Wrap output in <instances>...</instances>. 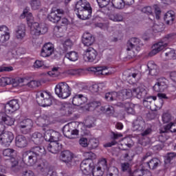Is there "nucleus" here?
I'll list each match as a JSON object with an SVG mask.
<instances>
[{
	"label": "nucleus",
	"instance_id": "f257e3e1",
	"mask_svg": "<svg viewBox=\"0 0 176 176\" xmlns=\"http://www.w3.org/2000/svg\"><path fill=\"white\" fill-rule=\"evenodd\" d=\"M85 160L80 164V170L82 174H88L93 170L94 166V159H96V154L89 151L84 153Z\"/></svg>",
	"mask_w": 176,
	"mask_h": 176
},
{
	"label": "nucleus",
	"instance_id": "f03ea898",
	"mask_svg": "<svg viewBox=\"0 0 176 176\" xmlns=\"http://www.w3.org/2000/svg\"><path fill=\"white\" fill-rule=\"evenodd\" d=\"M152 157V153L148 152L142 158V164L146 167H148L150 170H156L159 165L160 164V160L156 157Z\"/></svg>",
	"mask_w": 176,
	"mask_h": 176
},
{
	"label": "nucleus",
	"instance_id": "7ed1b4c3",
	"mask_svg": "<svg viewBox=\"0 0 176 176\" xmlns=\"http://www.w3.org/2000/svg\"><path fill=\"white\" fill-rule=\"evenodd\" d=\"M71 87L65 82H59L55 87V93L60 98H68L71 96Z\"/></svg>",
	"mask_w": 176,
	"mask_h": 176
},
{
	"label": "nucleus",
	"instance_id": "20e7f679",
	"mask_svg": "<svg viewBox=\"0 0 176 176\" xmlns=\"http://www.w3.org/2000/svg\"><path fill=\"white\" fill-rule=\"evenodd\" d=\"M36 102L40 107H50L53 104V100L50 97V94L46 91L38 92L36 94Z\"/></svg>",
	"mask_w": 176,
	"mask_h": 176
},
{
	"label": "nucleus",
	"instance_id": "39448f33",
	"mask_svg": "<svg viewBox=\"0 0 176 176\" xmlns=\"http://www.w3.org/2000/svg\"><path fill=\"white\" fill-rule=\"evenodd\" d=\"M100 166H98L97 168H96V166L94 164L92 170L88 173H83L84 175H89V174H92L93 176L104 175V171H102V169L108 170V165L107 164V159L102 160L100 162Z\"/></svg>",
	"mask_w": 176,
	"mask_h": 176
},
{
	"label": "nucleus",
	"instance_id": "423d86ee",
	"mask_svg": "<svg viewBox=\"0 0 176 176\" xmlns=\"http://www.w3.org/2000/svg\"><path fill=\"white\" fill-rule=\"evenodd\" d=\"M22 160L27 163L28 166H34V164H36V162H38V157L30 150L23 153Z\"/></svg>",
	"mask_w": 176,
	"mask_h": 176
},
{
	"label": "nucleus",
	"instance_id": "0eeeda50",
	"mask_svg": "<svg viewBox=\"0 0 176 176\" xmlns=\"http://www.w3.org/2000/svg\"><path fill=\"white\" fill-rule=\"evenodd\" d=\"M60 160L65 163L67 167L71 168L72 166V160L74 159V154L68 150L63 151L60 153Z\"/></svg>",
	"mask_w": 176,
	"mask_h": 176
},
{
	"label": "nucleus",
	"instance_id": "6e6552de",
	"mask_svg": "<svg viewBox=\"0 0 176 176\" xmlns=\"http://www.w3.org/2000/svg\"><path fill=\"white\" fill-rule=\"evenodd\" d=\"M13 140H14V135L12 132H5L0 137V141L4 146H10Z\"/></svg>",
	"mask_w": 176,
	"mask_h": 176
},
{
	"label": "nucleus",
	"instance_id": "1a4fd4ad",
	"mask_svg": "<svg viewBox=\"0 0 176 176\" xmlns=\"http://www.w3.org/2000/svg\"><path fill=\"white\" fill-rule=\"evenodd\" d=\"M4 109L7 113H13L15 111L20 109V104H19V100L14 99L7 103L4 107Z\"/></svg>",
	"mask_w": 176,
	"mask_h": 176
},
{
	"label": "nucleus",
	"instance_id": "9d476101",
	"mask_svg": "<svg viewBox=\"0 0 176 176\" xmlns=\"http://www.w3.org/2000/svg\"><path fill=\"white\" fill-rule=\"evenodd\" d=\"M97 51L93 47H89L85 51V54L83 56L85 61H88L89 63H93L96 58H97Z\"/></svg>",
	"mask_w": 176,
	"mask_h": 176
},
{
	"label": "nucleus",
	"instance_id": "9b49d317",
	"mask_svg": "<svg viewBox=\"0 0 176 176\" xmlns=\"http://www.w3.org/2000/svg\"><path fill=\"white\" fill-rule=\"evenodd\" d=\"M63 135L70 140L75 138V135H79V130L72 129L69 127V125H65L63 128Z\"/></svg>",
	"mask_w": 176,
	"mask_h": 176
},
{
	"label": "nucleus",
	"instance_id": "f8f14e48",
	"mask_svg": "<svg viewBox=\"0 0 176 176\" xmlns=\"http://www.w3.org/2000/svg\"><path fill=\"white\" fill-rule=\"evenodd\" d=\"M166 81L167 80L165 78H159L157 80V82L153 87V89L154 90V91H156L157 93H160L166 89H167V84H166Z\"/></svg>",
	"mask_w": 176,
	"mask_h": 176
},
{
	"label": "nucleus",
	"instance_id": "ddd939ff",
	"mask_svg": "<svg viewBox=\"0 0 176 176\" xmlns=\"http://www.w3.org/2000/svg\"><path fill=\"white\" fill-rule=\"evenodd\" d=\"M54 53V46L50 43H45L41 50V56L42 57H50Z\"/></svg>",
	"mask_w": 176,
	"mask_h": 176
},
{
	"label": "nucleus",
	"instance_id": "4468645a",
	"mask_svg": "<svg viewBox=\"0 0 176 176\" xmlns=\"http://www.w3.org/2000/svg\"><path fill=\"white\" fill-rule=\"evenodd\" d=\"M82 42L85 46H92L96 42V38L89 32H85L82 35Z\"/></svg>",
	"mask_w": 176,
	"mask_h": 176
},
{
	"label": "nucleus",
	"instance_id": "2eb2a0df",
	"mask_svg": "<svg viewBox=\"0 0 176 176\" xmlns=\"http://www.w3.org/2000/svg\"><path fill=\"white\" fill-rule=\"evenodd\" d=\"M8 31H9V29L6 25L0 26V42L1 43H5V42H8L10 39V33L8 32Z\"/></svg>",
	"mask_w": 176,
	"mask_h": 176
},
{
	"label": "nucleus",
	"instance_id": "dca6fc26",
	"mask_svg": "<svg viewBox=\"0 0 176 176\" xmlns=\"http://www.w3.org/2000/svg\"><path fill=\"white\" fill-rule=\"evenodd\" d=\"M64 13V10L58 9L55 12H52L48 16L47 19L52 23H58L61 20V15Z\"/></svg>",
	"mask_w": 176,
	"mask_h": 176
},
{
	"label": "nucleus",
	"instance_id": "f3484780",
	"mask_svg": "<svg viewBox=\"0 0 176 176\" xmlns=\"http://www.w3.org/2000/svg\"><path fill=\"white\" fill-rule=\"evenodd\" d=\"M91 13H93V10L91 7L82 10L80 12H76V15L80 20H89L91 19Z\"/></svg>",
	"mask_w": 176,
	"mask_h": 176
},
{
	"label": "nucleus",
	"instance_id": "a211bd4d",
	"mask_svg": "<svg viewBox=\"0 0 176 176\" xmlns=\"http://www.w3.org/2000/svg\"><path fill=\"white\" fill-rule=\"evenodd\" d=\"M85 102H87V98L82 94H76L73 97L72 104L76 107H80Z\"/></svg>",
	"mask_w": 176,
	"mask_h": 176
},
{
	"label": "nucleus",
	"instance_id": "6ab92c4d",
	"mask_svg": "<svg viewBox=\"0 0 176 176\" xmlns=\"http://www.w3.org/2000/svg\"><path fill=\"white\" fill-rule=\"evenodd\" d=\"M30 152L36 155L37 157L46 156V148L43 146H35L30 148Z\"/></svg>",
	"mask_w": 176,
	"mask_h": 176
},
{
	"label": "nucleus",
	"instance_id": "aec40b11",
	"mask_svg": "<svg viewBox=\"0 0 176 176\" xmlns=\"http://www.w3.org/2000/svg\"><path fill=\"white\" fill-rule=\"evenodd\" d=\"M0 123H4L7 126H13V124H14V118L8 116L4 112H1Z\"/></svg>",
	"mask_w": 176,
	"mask_h": 176
},
{
	"label": "nucleus",
	"instance_id": "412c9836",
	"mask_svg": "<svg viewBox=\"0 0 176 176\" xmlns=\"http://www.w3.org/2000/svg\"><path fill=\"white\" fill-rule=\"evenodd\" d=\"M15 144L18 148H25L28 145V140L23 135H18L15 138Z\"/></svg>",
	"mask_w": 176,
	"mask_h": 176
},
{
	"label": "nucleus",
	"instance_id": "4be33fe9",
	"mask_svg": "<svg viewBox=\"0 0 176 176\" xmlns=\"http://www.w3.org/2000/svg\"><path fill=\"white\" fill-rule=\"evenodd\" d=\"M47 149L49 152H51V153H58L61 151V149H63V144L59 143V142H52L50 144Z\"/></svg>",
	"mask_w": 176,
	"mask_h": 176
},
{
	"label": "nucleus",
	"instance_id": "5701e85b",
	"mask_svg": "<svg viewBox=\"0 0 176 176\" xmlns=\"http://www.w3.org/2000/svg\"><path fill=\"white\" fill-rule=\"evenodd\" d=\"M90 7V3H89L87 1L80 0L76 4V10H77V13H79L80 12L88 9Z\"/></svg>",
	"mask_w": 176,
	"mask_h": 176
},
{
	"label": "nucleus",
	"instance_id": "b1692460",
	"mask_svg": "<svg viewBox=\"0 0 176 176\" xmlns=\"http://www.w3.org/2000/svg\"><path fill=\"white\" fill-rule=\"evenodd\" d=\"M118 100L120 101H123L124 100H127V98H130L131 96H134L133 93V89H124L121 92L118 93Z\"/></svg>",
	"mask_w": 176,
	"mask_h": 176
},
{
	"label": "nucleus",
	"instance_id": "393cba45",
	"mask_svg": "<svg viewBox=\"0 0 176 176\" xmlns=\"http://www.w3.org/2000/svg\"><path fill=\"white\" fill-rule=\"evenodd\" d=\"M15 35L17 39H23L25 36V25L23 23L17 26L15 31Z\"/></svg>",
	"mask_w": 176,
	"mask_h": 176
},
{
	"label": "nucleus",
	"instance_id": "a878e982",
	"mask_svg": "<svg viewBox=\"0 0 176 176\" xmlns=\"http://www.w3.org/2000/svg\"><path fill=\"white\" fill-rule=\"evenodd\" d=\"M30 9L28 8H26L23 12L21 14V19H25L26 17V21H28V24H30V25H32L34 24V16H32V13L29 12Z\"/></svg>",
	"mask_w": 176,
	"mask_h": 176
},
{
	"label": "nucleus",
	"instance_id": "bb28decb",
	"mask_svg": "<svg viewBox=\"0 0 176 176\" xmlns=\"http://www.w3.org/2000/svg\"><path fill=\"white\" fill-rule=\"evenodd\" d=\"M163 56H165L166 60H176L175 50L171 48H166L162 52Z\"/></svg>",
	"mask_w": 176,
	"mask_h": 176
},
{
	"label": "nucleus",
	"instance_id": "cd10ccee",
	"mask_svg": "<svg viewBox=\"0 0 176 176\" xmlns=\"http://www.w3.org/2000/svg\"><path fill=\"white\" fill-rule=\"evenodd\" d=\"M36 123L37 126L43 127V130L45 131H46V128L45 127L49 126V120L47 119V117H38L36 120Z\"/></svg>",
	"mask_w": 176,
	"mask_h": 176
},
{
	"label": "nucleus",
	"instance_id": "c85d7f7f",
	"mask_svg": "<svg viewBox=\"0 0 176 176\" xmlns=\"http://www.w3.org/2000/svg\"><path fill=\"white\" fill-rule=\"evenodd\" d=\"M31 138L32 141H33V142L36 144V145H41V144L43 142L44 140L43 135L39 132L34 133Z\"/></svg>",
	"mask_w": 176,
	"mask_h": 176
},
{
	"label": "nucleus",
	"instance_id": "c756f323",
	"mask_svg": "<svg viewBox=\"0 0 176 176\" xmlns=\"http://www.w3.org/2000/svg\"><path fill=\"white\" fill-rule=\"evenodd\" d=\"M30 34L33 38L41 35V32H39V23L38 22H34L30 25Z\"/></svg>",
	"mask_w": 176,
	"mask_h": 176
},
{
	"label": "nucleus",
	"instance_id": "7c9ffc66",
	"mask_svg": "<svg viewBox=\"0 0 176 176\" xmlns=\"http://www.w3.org/2000/svg\"><path fill=\"white\" fill-rule=\"evenodd\" d=\"M133 94L137 98H144L146 96V90L145 88L138 87L133 89Z\"/></svg>",
	"mask_w": 176,
	"mask_h": 176
},
{
	"label": "nucleus",
	"instance_id": "2f4dec72",
	"mask_svg": "<svg viewBox=\"0 0 176 176\" xmlns=\"http://www.w3.org/2000/svg\"><path fill=\"white\" fill-rule=\"evenodd\" d=\"M164 20L166 21V24L171 25V24L174 23V20H175V14H174V12H167L164 15Z\"/></svg>",
	"mask_w": 176,
	"mask_h": 176
},
{
	"label": "nucleus",
	"instance_id": "473e14b6",
	"mask_svg": "<svg viewBox=\"0 0 176 176\" xmlns=\"http://www.w3.org/2000/svg\"><path fill=\"white\" fill-rule=\"evenodd\" d=\"M111 3L115 9L119 10L124 9V6H126V3L123 0H112Z\"/></svg>",
	"mask_w": 176,
	"mask_h": 176
},
{
	"label": "nucleus",
	"instance_id": "72a5a7b5",
	"mask_svg": "<svg viewBox=\"0 0 176 176\" xmlns=\"http://www.w3.org/2000/svg\"><path fill=\"white\" fill-rule=\"evenodd\" d=\"M48 168L49 163H47V161L45 160H41L37 163V168H38V170H41L42 173H43V171H45V170H47Z\"/></svg>",
	"mask_w": 176,
	"mask_h": 176
},
{
	"label": "nucleus",
	"instance_id": "f704fd0d",
	"mask_svg": "<svg viewBox=\"0 0 176 176\" xmlns=\"http://www.w3.org/2000/svg\"><path fill=\"white\" fill-rule=\"evenodd\" d=\"M105 100L107 101L119 100L118 94L117 92H109L105 94Z\"/></svg>",
	"mask_w": 176,
	"mask_h": 176
},
{
	"label": "nucleus",
	"instance_id": "c9c22d12",
	"mask_svg": "<svg viewBox=\"0 0 176 176\" xmlns=\"http://www.w3.org/2000/svg\"><path fill=\"white\" fill-rule=\"evenodd\" d=\"M3 156L7 160L13 158V156H14V150L13 148L4 149L3 151Z\"/></svg>",
	"mask_w": 176,
	"mask_h": 176
},
{
	"label": "nucleus",
	"instance_id": "e433bc0d",
	"mask_svg": "<svg viewBox=\"0 0 176 176\" xmlns=\"http://www.w3.org/2000/svg\"><path fill=\"white\" fill-rule=\"evenodd\" d=\"M10 160L11 170L14 171V173H18L20 170V167L19 166V160H16L14 157L11 158Z\"/></svg>",
	"mask_w": 176,
	"mask_h": 176
},
{
	"label": "nucleus",
	"instance_id": "4c0bfd02",
	"mask_svg": "<svg viewBox=\"0 0 176 176\" xmlns=\"http://www.w3.org/2000/svg\"><path fill=\"white\" fill-rule=\"evenodd\" d=\"M100 102L94 100L85 106V109L87 111H93V109H96V108L100 107Z\"/></svg>",
	"mask_w": 176,
	"mask_h": 176
},
{
	"label": "nucleus",
	"instance_id": "58836bf2",
	"mask_svg": "<svg viewBox=\"0 0 176 176\" xmlns=\"http://www.w3.org/2000/svg\"><path fill=\"white\" fill-rule=\"evenodd\" d=\"M20 83H23V86H29L30 85V81L27 78H16L14 80V82H13V86H19Z\"/></svg>",
	"mask_w": 176,
	"mask_h": 176
},
{
	"label": "nucleus",
	"instance_id": "ea45409f",
	"mask_svg": "<svg viewBox=\"0 0 176 176\" xmlns=\"http://www.w3.org/2000/svg\"><path fill=\"white\" fill-rule=\"evenodd\" d=\"M125 151V153L124 154V159L127 160V162H133V159H134V154H133V151L129 149H123Z\"/></svg>",
	"mask_w": 176,
	"mask_h": 176
},
{
	"label": "nucleus",
	"instance_id": "a19ab883",
	"mask_svg": "<svg viewBox=\"0 0 176 176\" xmlns=\"http://www.w3.org/2000/svg\"><path fill=\"white\" fill-rule=\"evenodd\" d=\"M66 58L70 61H76L79 57L76 52H70L65 54Z\"/></svg>",
	"mask_w": 176,
	"mask_h": 176
},
{
	"label": "nucleus",
	"instance_id": "79ce46f5",
	"mask_svg": "<svg viewBox=\"0 0 176 176\" xmlns=\"http://www.w3.org/2000/svg\"><path fill=\"white\" fill-rule=\"evenodd\" d=\"M121 170L123 173H128V174H131V166L129 162L121 163Z\"/></svg>",
	"mask_w": 176,
	"mask_h": 176
},
{
	"label": "nucleus",
	"instance_id": "37998d69",
	"mask_svg": "<svg viewBox=\"0 0 176 176\" xmlns=\"http://www.w3.org/2000/svg\"><path fill=\"white\" fill-rule=\"evenodd\" d=\"M100 142H98V140L92 138L89 140L88 142V148L89 149H96V148H98Z\"/></svg>",
	"mask_w": 176,
	"mask_h": 176
},
{
	"label": "nucleus",
	"instance_id": "c03bdc74",
	"mask_svg": "<svg viewBox=\"0 0 176 176\" xmlns=\"http://www.w3.org/2000/svg\"><path fill=\"white\" fill-rule=\"evenodd\" d=\"M124 108H125V111L127 112V113H129V115H134V113H135V111L134 110V109L133 108V107H134V104H133L132 103L130 102H126L125 103V104L124 105Z\"/></svg>",
	"mask_w": 176,
	"mask_h": 176
},
{
	"label": "nucleus",
	"instance_id": "a18cd8bd",
	"mask_svg": "<svg viewBox=\"0 0 176 176\" xmlns=\"http://www.w3.org/2000/svg\"><path fill=\"white\" fill-rule=\"evenodd\" d=\"M153 50L149 53V56L152 57V56H155V54H157L159 52H162L163 50V46L158 45L157 43L153 45Z\"/></svg>",
	"mask_w": 176,
	"mask_h": 176
},
{
	"label": "nucleus",
	"instance_id": "49530a36",
	"mask_svg": "<svg viewBox=\"0 0 176 176\" xmlns=\"http://www.w3.org/2000/svg\"><path fill=\"white\" fill-rule=\"evenodd\" d=\"M170 43V35H167L164 38H163L160 43H157L158 46H162V49L164 50V47H166V46Z\"/></svg>",
	"mask_w": 176,
	"mask_h": 176
},
{
	"label": "nucleus",
	"instance_id": "de8ad7c7",
	"mask_svg": "<svg viewBox=\"0 0 176 176\" xmlns=\"http://www.w3.org/2000/svg\"><path fill=\"white\" fill-rule=\"evenodd\" d=\"M166 136L163 135H160L158 137V141L160 144H157L155 146L157 149H163L164 148V142H166Z\"/></svg>",
	"mask_w": 176,
	"mask_h": 176
},
{
	"label": "nucleus",
	"instance_id": "09e8293b",
	"mask_svg": "<svg viewBox=\"0 0 176 176\" xmlns=\"http://www.w3.org/2000/svg\"><path fill=\"white\" fill-rule=\"evenodd\" d=\"M133 127H135L136 129H140L142 126L145 124V122L142 120V118H138L133 123Z\"/></svg>",
	"mask_w": 176,
	"mask_h": 176
},
{
	"label": "nucleus",
	"instance_id": "8fccbe9b",
	"mask_svg": "<svg viewBox=\"0 0 176 176\" xmlns=\"http://www.w3.org/2000/svg\"><path fill=\"white\" fill-rule=\"evenodd\" d=\"M34 125V123L32 122V120L30 119H25L22 121H21L19 124L18 126H29V127H32Z\"/></svg>",
	"mask_w": 176,
	"mask_h": 176
},
{
	"label": "nucleus",
	"instance_id": "3c124183",
	"mask_svg": "<svg viewBox=\"0 0 176 176\" xmlns=\"http://www.w3.org/2000/svg\"><path fill=\"white\" fill-rule=\"evenodd\" d=\"M12 83V78L8 77H2L0 78V86L5 87L7 85H10Z\"/></svg>",
	"mask_w": 176,
	"mask_h": 176
},
{
	"label": "nucleus",
	"instance_id": "603ef678",
	"mask_svg": "<svg viewBox=\"0 0 176 176\" xmlns=\"http://www.w3.org/2000/svg\"><path fill=\"white\" fill-rule=\"evenodd\" d=\"M53 133H54V131L52 130V129H47L43 136L44 140H45V141L50 142L51 140H52V137L53 135Z\"/></svg>",
	"mask_w": 176,
	"mask_h": 176
},
{
	"label": "nucleus",
	"instance_id": "864d4df0",
	"mask_svg": "<svg viewBox=\"0 0 176 176\" xmlns=\"http://www.w3.org/2000/svg\"><path fill=\"white\" fill-rule=\"evenodd\" d=\"M18 129H19L20 133L21 134H30L31 133V129H32V126H22L18 125Z\"/></svg>",
	"mask_w": 176,
	"mask_h": 176
},
{
	"label": "nucleus",
	"instance_id": "5fc2aeb1",
	"mask_svg": "<svg viewBox=\"0 0 176 176\" xmlns=\"http://www.w3.org/2000/svg\"><path fill=\"white\" fill-rule=\"evenodd\" d=\"M74 46V42L71 39L68 38L63 43V47L65 52H68V49H71Z\"/></svg>",
	"mask_w": 176,
	"mask_h": 176
},
{
	"label": "nucleus",
	"instance_id": "6e6d98bb",
	"mask_svg": "<svg viewBox=\"0 0 176 176\" xmlns=\"http://www.w3.org/2000/svg\"><path fill=\"white\" fill-rule=\"evenodd\" d=\"M30 5L33 10H38V9L41 8V1L31 0Z\"/></svg>",
	"mask_w": 176,
	"mask_h": 176
},
{
	"label": "nucleus",
	"instance_id": "4d7b16f0",
	"mask_svg": "<svg viewBox=\"0 0 176 176\" xmlns=\"http://www.w3.org/2000/svg\"><path fill=\"white\" fill-rule=\"evenodd\" d=\"M60 111L63 115H69V111H71V107L67 104H62Z\"/></svg>",
	"mask_w": 176,
	"mask_h": 176
},
{
	"label": "nucleus",
	"instance_id": "13d9d810",
	"mask_svg": "<svg viewBox=\"0 0 176 176\" xmlns=\"http://www.w3.org/2000/svg\"><path fill=\"white\" fill-rule=\"evenodd\" d=\"M38 31L40 32V35H43L47 32V26L45 23H38Z\"/></svg>",
	"mask_w": 176,
	"mask_h": 176
},
{
	"label": "nucleus",
	"instance_id": "bf43d9fd",
	"mask_svg": "<svg viewBox=\"0 0 176 176\" xmlns=\"http://www.w3.org/2000/svg\"><path fill=\"white\" fill-rule=\"evenodd\" d=\"M162 118L163 123H168L169 122H171V114L170 113H164Z\"/></svg>",
	"mask_w": 176,
	"mask_h": 176
},
{
	"label": "nucleus",
	"instance_id": "052dcab7",
	"mask_svg": "<svg viewBox=\"0 0 176 176\" xmlns=\"http://www.w3.org/2000/svg\"><path fill=\"white\" fill-rule=\"evenodd\" d=\"M176 154L175 153H168L165 156V163L168 164L171 160L175 157Z\"/></svg>",
	"mask_w": 176,
	"mask_h": 176
},
{
	"label": "nucleus",
	"instance_id": "680f3d73",
	"mask_svg": "<svg viewBox=\"0 0 176 176\" xmlns=\"http://www.w3.org/2000/svg\"><path fill=\"white\" fill-rule=\"evenodd\" d=\"M100 8H105L109 5L111 0H96Z\"/></svg>",
	"mask_w": 176,
	"mask_h": 176
},
{
	"label": "nucleus",
	"instance_id": "e2e57ef3",
	"mask_svg": "<svg viewBox=\"0 0 176 176\" xmlns=\"http://www.w3.org/2000/svg\"><path fill=\"white\" fill-rule=\"evenodd\" d=\"M85 124L89 129L93 127V125L94 124V118L93 117H88L85 120Z\"/></svg>",
	"mask_w": 176,
	"mask_h": 176
},
{
	"label": "nucleus",
	"instance_id": "0e129e2a",
	"mask_svg": "<svg viewBox=\"0 0 176 176\" xmlns=\"http://www.w3.org/2000/svg\"><path fill=\"white\" fill-rule=\"evenodd\" d=\"M111 19L113 20V21H122L123 16L120 14H114L111 16Z\"/></svg>",
	"mask_w": 176,
	"mask_h": 176
},
{
	"label": "nucleus",
	"instance_id": "69168bd1",
	"mask_svg": "<svg viewBox=\"0 0 176 176\" xmlns=\"http://www.w3.org/2000/svg\"><path fill=\"white\" fill-rule=\"evenodd\" d=\"M41 85V82L36 80H30L29 81V86L30 89H34V87H39Z\"/></svg>",
	"mask_w": 176,
	"mask_h": 176
},
{
	"label": "nucleus",
	"instance_id": "338daca9",
	"mask_svg": "<svg viewBox=\"0 0 176 176\" xmlns=\"http://www.w3.org/2000/svg\"><path fill=\"white\" fill-rule=\"evenodd\" d=\"M83 70L82 69H70L68 71L69 75H81Z\"/></svg>",
	"mask_w": 176,
	"mask_h": 176
},
{
	"label": "nucleus",
	"instance_id": "774afa93",
	"mask_svg": "<svg viewBox=\"0 0 176 176\" xmlns=\"http://www.w3.org/2000/svg\"><path fill=\"white\" fill-rule=\"evenodd\" d=\"M147 68L149 71H152L153 69H155L156 68H159V67H157L155 64V62L153 60L149 61L147 63Z\"/></svg>",
	"mask_w": 176,
	"mask_h": 176
}]
</instances>
